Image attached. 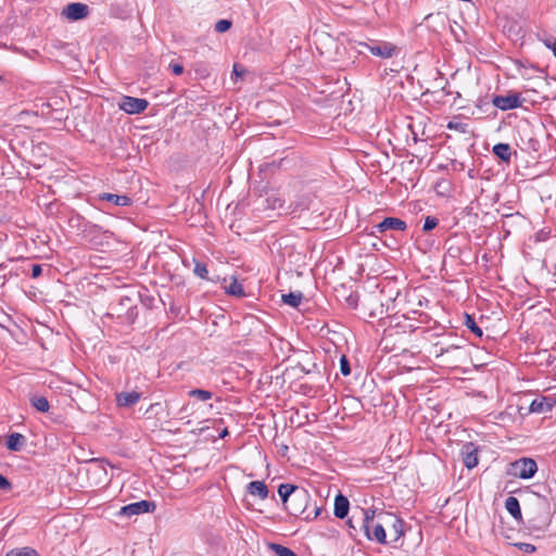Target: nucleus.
Wrapping results in <instances>:
<instances>
[{
  "instance_id": "c85d7f7f",
  "label": "nucleus",
  "mask_w": 556,
  "mask_h": 556,
  "mask_svg": "<svg viewBox=\"0 0 556 556\" xmlns=\"http://www.w3.org/2000/svg\"><path fill=\"white\" fill-rule=\"evenodd\" d=\"M392 531L394 533L393 542L396 543L404 535V521L393 517Z\"/></svg>"
},
{
  "instance_id": "0eeeda50",
  "label": "nucleus",
  "mask_w": 556,
  "mask_h": 556,
  "mask_svg": "<svg viewBox=\"0 0 556 556\" xmlns=\"http://www.w3.org/2000/svg\"><path fill=\"white\" fill-rule=\"evenodd\" d=\"M156 508V505L154 502L142 500L139 502H135L131 504H128L126 506H123L119 511L118 516H125V517H131L136 515H141L144 513H153Z\"/></svg>"
},
{
  "instance_id": "c03bdc74",
  "label": "nucleus",
  "mask_w": 556,
  "mask_h": 556,
  "mask_svg": "<svg viewBox=\"0 0 556 556\" xmlns=\"http://www.w3.org/2000/svg\"><path fill=\"white\" fill-rule=\"evenodd\" d=\"M42 273V267L40 264H34L31 266V278H38Z\"/></svg>"
},
{
  "instance_id": "dca6fc26",
  "label": "nucleus",
  "mask_w": 556,
  "mask_h": 556,
  "mask_svg": "<svg viewBox=\"0 0 556 556\" xmlns=\"http://www.w3.org/2000/svg\"><path fill=\"white\" fill-rule=\"evenodd\" d=\"M350 509V502L348 497L339 493L334 498L333 514L337 518L343 519L348 516Z\"/></svg>"
},
{
  "instance_id": "9d476101",
  "label": "nucleus",
  "mask_w": 556,
  "mask_h": 556,
  "mask_svg": "<svg viewBox=\"0 0 556 556\" xmlns=\"http://www.w3.org/2000/svg\"><path fill=\"white\" fill-rule=\"evenodd\" d=\"M556 405L555 395H542L535 397L529 405V413H547L551 412Z\"/></svg>"
},
{
  "instance_id": "ddd939ff",
  "label": "nucleus",
  "mask_w": 556,
  "mask_h": 556,
  "mask_svg": "<svg viewBox=\"0 0 556 556\" xmlns=\"http://www.w3.org/2000/svg\"><path fill=\"white\" fill-rule=\"evenodd\" d=\"M539 500V507L544 511L545 516L542 517L540 520H532V528L534 530L545 531L549 525H551V518H549V503L544 495L538 494Z\"/></svg>"
},
{
  "instance_id": "aec40b11",
  "label": "nucleus",
  "mask_w": 556,
  "mask_h": 556,
  "mask_svg": "<svg viewBox=\"0 0 556 556\" xmlns=\"http://www.w3.org/2000/svg\"><path fill=\"white\" fill-rule=\"evenodd\" d=\"M100 199L112 202L117 206H128L131 204V199L125 194L102 193Z\"/></svg>"
},
{
  "instance_id": "9b49d317",
  "label": "nucleus",
  "mask_w": 556,
  "mask_h": 556,
  "mask_svg": "<svg viewBox=\"0 0 556 556\" xmlns=\"http://www.w3.org/2000/svg\"><path fill=\"white\" fill-rule=\"evenodd\" d=\"M478 452H479L478 446L472 442H467L462 446L460 456H462L464 465L468 469H472L478 465V463H479Z\"/></svg>"
},
{
  "instance_id": "bb28decb",
  "label": "nucleus",
  "mask_w": 556,
  "mask_h": 556,
  "mask_svg": "<svg viewBox=\"0 0 556 556\" xmlns=\"http://www.w3.org/2000/svg\"><path fill=\"white\" fill-rule=\"evenodd\" d=\"M465 326L472 332L475 333L477 337L481 338L483 336V331L482 329L478 326V324L476 323V319L473 316L469 315V314H465V321H464Z\"/></svg>"
},
{
  "instance_id": "20e7f679",
  "label": "nucleus",
  "mask_w": 556,
  "mask_h": 556,
  "mask_svg": "<svg viewBox=\"0 0 556 556\" xmlns=\"http://www.w3.org/2000/svg\"><path fill=\"white\" fill-rule=\"evenodd\" d=\"M538 471V464L533 458L522 457L509 464L508 473L520 479H531Z\"/></svg>"
},
{
  "instance_id": "4468645a",
  "label": "nucleus",
  "mask_w": 556,
  "mask_h": 556,
  "mask_svg": "<svg viewBox=\"0 0 556 556\" xmlns=\"http://www.w3.org/2000/svg\"><path fill=\"white\" fill-rule=\"evenodd\" d=\"M378 232L382 233L387 230L405 231L407 224L397 217H386L382 222L375 226Z\"/></svg>"
},
{
  "instance_id": "8fccbe9b",
  "label": "nucleus",
  "mask_w": 556,
  "mask_h": 556,
  "mask_svg": "<svg viewBox=\"0 0 556 556\" xmlns=\"http://www.w3.org/2000/svg\"><path fill=\"white\" fill-rule=\"evenodd\" d=\"M228 434H229V432H228V430L225 428V429L220 432L219 438L224 439V438H225L226 435H228Z\"/></svg>"
},
{
  "instance_id": "a878e982",
  "label": "nucleus",
  "mask_w": 556,
  "mask_h": 556,
  "mask_svg": "<svg viewBox=\"0 0 556 556\" xmlns=\"http://www.w3.org/2000/svg\"><path fill=\"white\" fill-rule=\"evenodd\" d=\"M303 299L302 292H289L287 294H282V302L292 307H298Z\"/></svg>"
},
{
  "instance_id": "b1692460",
  "label": "nucleus",
  "mask_w": 556,
  "mask_h": 556,
  "mask_svg": "<svg viewBox=\"0 0 556 556\" xmlns=\"http://www.w3.org/2000/svg\"><path fill=\"white\" fill-rule=\"evenodd\" d=\"M193 262H194L193 274L197 277L207 280V281H212V282L218 281V277H216V279H214L213 277L208 276V269H207V265L205 263H202L197 260H193Z\"/></svg>"
},
{
  "instance_id": "58836bf2",
  "label": "nucleus",
  "mask_w": 556,
  "mask_h": 556,
  "mask_svg": "<svg viewBox=\"0 0 556 556\" xmlns=\"http://www.w3.org/2000/svg\"><path fill=\"white\" fill-rule=\"evenodd\" d=\"M283 162H285V159H280L279 161H273L269 163H264L260 166V170L263 172V170H266L269 168H279L282 166Z\"/></svg>"
},
{
  "instance_id": "4c0bfd02",
  "label": "nucleus",
  "mask_w": 556,
  "mask_h": 556,
  "mask_svg": "<svg viewBox=\"0 0 556 556\" xmlns=\"http://www.w3.org/2000/svg\"><path fill=\"white\" fill-rule=\"evenodd\" d=\"M232 23L231 21L229 20H219L217 21V23L215 24V30L217 33H225L227 31L228 29H230Z\"/></svg>"
},
{
  "instance_id": "cd10ccee",
  "label": "nucleus",
  "mask_w": 556,
  "mask_h": 556,
  "mask_svg": "<svg viewBox=\"0 0 556 556\" xmlns=\"http://www.w3.org/2000/svg\"><path fill=\"white\" fill-rule=\"evenodd\" d=\"M443 342H437L433 344V353L437 357L442 356L444 353H447L452 350H457L460 348V345L456 343H448L446 346H443Z\"/></svg>"
},
{
  "instance_id": "09e8293b",
  "label": "nucleus",
  "mask_w": 556,
  "mask_h": 556,
  "mask_svg": "<svg viewBox=\"0 0 556 556\" xmlns=\"http://www.w3.org/2000/svg\"><path fill=\"white\" fill-rule=\"evenodd\" d=\"M161 407V404L160 403H153L150 405L148 412H152V410H155L156 408Z\"/></svg>"
},
{
  "instance_id": "a211bd4d",
  "label": "nucleus",
  "mask_w": 556,
  "mask_h": 556,
  "mask_svg": "<svg viewBox=\"0 0 556 556\" xmlns=\"http://www.w3.org/2000/svg\"><path fill=\"white\" fill-rule=\"evenodd\" d=\"M248 492L251 495L257 496L261 500H265L268 496L267 485L263 481H251L248 484Z\"/></svg>"
},
{
  "instance_id": "423d86ee",
  "label": "nucleus",
  "mask_w": 556,
  "mask_h": 556,
  "mask_svg": "<svg viewBox=\"0 0 556 556\" xmlns=\"http://www.w3.org/2000/svg\"><path fill=\"white\" fill-rule=\"evenodd\" d=\"M523 101L525 99H522L518 92L508 93L506 96L496 94L492 98V104L502 111L520 108Z\"/></svg>"
},
{
  "instance_id": "7c9ffc66",
  "label": "nucleus",
  "mask_w": 556,
  "mask_h": 556,
  "mask_svg": "<svg viewBox=\"0 0 556 556\" xmlns=\"http://www.w3.org/2000/svg\"><path fill=\"white\" fill-rule=\"evenodd\" d=\"M188 395L190 397H194L201 402H205V401H208L212 399L213 393L211 391L203 390V389H192L189 391Z\"/></svg>"
},
{
  "instance_id": "f3484780",
  "label": "nucleus",
  "mask_w": 556,
  "mask_h": 556,
  "mask_svg": "<svg viewBox=\"0 0 556 556\" xmlns=\"http://www.w3.org/2000/svg\"><path fill=\"white\" fill-rule=\"evenodd\" d=\"M25 444L26 438L18 432H13L7 437L5 446L12 452H20Z\"/></svg>"
},
{
  "instance_id": "c9c22d12",
  "label": "nucleus",
  "mask_w": 556,
  "mask_h": 556,
  "mask_svg": "<svg viewBox=\"0 0 556 556\" xmlns=\"http://www.w3.org/2000/svg\"><path fill=\"white\" fill-rule=\"evenodd\" d=\"M439 224V219L434 216H427L422 226L424 231H430L434 229Z\"/></svg>"
},
{
  "instance_id": "39448f33",
  "label": "nucleus",
  "mask_w": 556,
  "mask_h": 556,
  "mask_svg": "<svg viewBox=\"0 0 556 556\" xmlns=\"http://www.w3.org/2000/svg\"><path fill=\"white\" fill-rule=\"evenodd\" d=\"M359 46L366 48L372 55L381 59H390L400 52L396 45L383 40H370L369 42H359Z\"/></svg>"
},
{
  "instance_id": "37998d69",
  "label": "nucleus",
  "mask_w": 556,
  "mask_h": 556,
  "mask_svg": "<svg viewBox=\"0 0 556 556\" xmlns=\"http://www.w3.org/2000/svg\"><path fill=\"white\" fill-rule=\"evenodd\" d=\"M169 68L174 75H181L184 73V66L179 63H170Z\"/></svg>"
},
{
  "instance_id": "5701e85b",
  "label": "nucleus",
  "mask_w": 556,
  "mask_h": 556,
  "mask_svg": "<svg viewBox=\"0 0 556 556\" xmlns=\"http://www.w3.org/2000/svg\"><path fill=\"white\" fill-rule=\"evenodd\" d=\"M67 223L71 228L76 229L80 235H83V229H86L91 222L86 220L85 217L78 213H73L68 217Z\"/></svg>"
},
{
  "instance_id": "e433bc0d",
  "label": "nucleus",
  "mask_w": 556,
  "mask_h": 556,
  "mask_svg": "<svg viewBox=\"0 0 556 556\" xmlns=\"http://www.w3.org/2000/svg\"><path fill=\"white\" fill-rule=\"evenodd\" d=\"M340 372L345 377L351 374L350 362L345 355H342L340 358Z\"/></svg>"
},
{
  "instance_id": "4be33fe9",
  "label": "nucleus",
  "mask_w": 556,
  "mask_h": 556,
  "mask_svg": "<svg viewBox=\"0 0 556 556\" xmlns=\"http://www.w3.org/2000/svg\"><path fill=\"white\" fill-rule=\"evenodd\" d=\"M505 508L516 520H521L522 514L517 497L508 496L505 501Z\"/></svg>"
},
{
  "instance_id": "2eb2a0df",
  "label": "nucleus",
  "mask_w": 556,
  "mask_h": 556,
  "mask_svg": "<svg viewBox=\"0 0 556 556\" xmlns=\"http://www.w3.org/2000/svg\"><path fill=\"white\" fill-rule=\"evenodd\" d=\"M142 396L141 392L130 391V392H119L115 394V401L117 406L129 408L136 405Z\"/></svg>"
},
{
  "instance_id": "ea45409f",
  "label": "nucleus",
  "mask_w": 556,
  "mask_h": 556,
  "mask_svg": "<svg viewBox=\"0 0 556 556\" xmlns=\"http://www.w3.org/2000/svg\"><path fill=\"white\" fill-rule=\"evenodd\" d=\"M321 511H323V508L316 506L313 511L306 510V513L304 514V516L302 518L306 521H312V520L316 519L318 516H320Z\"/></svg>"
},
{
  "instance_id": "f8f14e48",
  "label": "nucleus",
  "mask_w": 556,
  "mask_h": 556,
  "mask_svg": "<svg viewBox=\"0 0 556 556\" xmlns=\"http://www.w3.org/2000/svg\"><path fill=\"white\" fill-rule=\"evenodd\" d=\"M89 7L85 3L73 2L67 4L63 10V15L70 21H79L87 17Z\"/></svg>"
},
{
  "instance_id": "2f4dec72",
  "label": "nucleus",
  "mask_w": 556,
  "mask_h": 556,
  "mask_svg": "<svg viewBox=\"0 0 556 556\" xmlns=\"http://www.w3.org/2000/svg\"><path fill=\"white\" fill-rule=\"evenodd\" d=\"M5 556H40L37 551L31 547L13 548Z\"/></svg>"
},
{
  "instance_id": "f257e3e1",
  "label": "nucleus",
  "mask_w": 556,
  "mask_h": 556,
  "mask_svg": "<svg viewBox=\"0 0 556 556\" xmlns=\"http://www.w3.org/2000/svg\"><path fill=\"white\" fill-rule=\"evenodd\" d=\"M140 298L139 292H130L129 294L121 295L118 301L110 305L108 315L116 316L123 321L132 324L138 316V301Z\"/></svg>"
},
{
  "instance_id": "72a5a7b5",
  "label": "nucleus",
  "mask_w": 556,
  "mask_h": 556,
  "mask_svg": "<svg viewBox=\"0 0 556 556\" xmlns=\"http://www.w3.org/2000/svg\"><path fill=\"white\" fill-rule=\"evenodd\" d=\"M270 548L277 554V556H299L289 547L280 544L271 543Z\"/></svg>"
},
{
  "instance_id": "3c124183",
  "label": "nucleus",
  "mask_w": 556,
  "mask_h": 556,
  "mask_svg": "<svg viewBox=\"0 0 556 556\" xmlns=\"http://www.w3.org/2000/svg\"><path fill=\"white\" fill-rule=\"evenodd\" d=\"M303 371H305L306 374H309L311 370H306L305 368H302Z\"/></svg>"
},
{
  "instance_id": "f704fd0d",
  "label": "nucleus",
  "mask_w": 556,
  "mask_h": 556,
  "mask_svg": "<svg viewBox=\"0 0 556 556\" xmlns=\"http://www.w3.org/2000/svg\"><path fill=\"white\" fill-rule=\"evenodd\" d=\"M468 127H469L468 124L462 123V122H455V121H451L446 125L447 129L456 130V131L462 132V134L469 132Z\"/></svg>"
},
{
  "instance_id": "412c9836",
  "label": "nucleus",
  "mask_w": 556,
  "mask_h": 556,
  "mask_svg": "<svg viewBox=\"0 0 556 556\" xmlns=\"http://www.w3.org/2000/svg\"><path fill=\"white\" fill-rule=\"evenodd\" d=\"M493 154L503 162H509L511 148L508 143H496L492 149Z\"/></svg>"
},
{
  "instance_id": "6e6552de",
  "label": "nucleus",
  "mask_w": 556,
  "mask_h": 556,
  "mask_svg": "<svg viewBox=\"0 0 556 556\" xmlns=\"http://www.w3.org/2000/svg\"><path fill=\"white\" fill-rule=\"evenodd\" d=\"M83 238L93 245L102 244L103 239L111 238L113 233L110 230H103L101 226L90 223L86 229H83Z\"/></svg>"
},
{
  "instance_id": "393cba45",
  "label": "nucleus",
  "mask_w": 556,
  "mask_h": 556,
  "mask_svg": "<svg viewBox=\"0 0 556 556\" xmlns=\"http://www.w3.org/2000/svg\"><path fill=\"white\" fill-rule=\"evenodd\" d=\"M225 291L226 293L237 298L245 295L242 285L236 278H232L231 282L225 287Z\"/></svg>"
},
{
  "instance_id": "de8ad7c7",
  "label": "nucleus",
  "mask_w": 556,
  "mask_h": 556,
  "mask_svg": "<svg viewBox=\"0 0 556 556\" xmlns=\"http://www.w3.org/2000/svg\"><path fill=\"white\" fill-rule=\"evenodd\" d=\"M556 41V39H546L544 40L545 46L553 51V42Z\"/></svg>"
},
{
  "instance_id": "a19ab883",
  "label": "nucleus",
  "mask_w": 556,
  "mask_h": 556,
  "mask_svg": "<svg viewBox=\"0 0 556 556\" xmlns=\"http://www.w3.org/2000/svg\"><path fill=\"white\" fill-rule=\"evenodd\" d=\"M354 520H355V515H353L348 521H346V525L350 529L349 533L352 538H356L357 535V528L356 526L354 525Z\"/></svg>"
},
{
  "instance_id": "1a4fd4ad",
  "label": "nucleus",
  "mask_w": 556,
  "mask_h": 556,
  "mask_svg": "<svg viewBox=\"0 0 556 556\" xmlns=\"http://www.w3.org/2000/svg\"><path fill=\"white\" fill-rule=\"evenodd\" d=\"M149 105L146 99L134 98L125 96L119 103V109L127 114H139L142 113Z\"/></svg>"
},
{
  "instance_id": "79ce46f5",
  "label": "nucleus",
  "mask_w": 556,
  "mask_h": 556,
  "mask_svg": "<svg viewBox=\"0 0 556 556\" xmlns=\"http://www.w3.org/2000/svg\"><path fill=\"white\" fill-rule=\"evenodd\" d=\"M11 489H12V484L8 480V478L4 477L3 475H0V490L10 491Z\"/></svg>"
},
{
  "instance_id": "7ed1b4c3",
  "label": "nucleus",
  "mask_w": 556,
  "mask_h": 556,
  "mask_svg": "<svg viewBox=\"0 0 556 556\" xmlns=\"http://www.w3.org/2000/svg\"><path fill=\"white\" fill-rule=\"evenodd\" d=\"M309 501L311 495L308 491L302 486H299L294 494H292L285 509L292 516L303 517L308 508Z\"/></svg>"
},
{
  "instance_id": "473e14b6",
  "label": "nucleus",
  "mask_w": 556,
  "mask_h": 556,
  "mask_svg": "<svg viewBox=\"0 0 556 556\" xmlns=\"http://www.w3.org/2000/svg\"><path fill=\"white\" fill-rule=\"evenodd\" d=\"M413 326L409 324V325H403L401 326L400 324H396L394 327H392L391 325L384 329V338L388 339V338H392L395 333H399V331L396 330V328H403V332L405 333L406 332V328H408V332L412 333L414 331V329L412 328Z\"/></svg>"
},
{
  "instance_id": "f03ea898",
  "label": "nucleus",
  "mask_w": 556,
  "mask_h": 556,
  "mask_svg": "<svg viewBox=\"0 0 556 556\" xmlns=\"http://www.w3.org/2000/svg\"><path fill=\"white\" fill-rule=\"evenodd\" d=\"M359 529L364 531L365 536L370 541L380 544L387 543V534L381 522L375 520V510L362 509L361 516L357 518Z\"/></svg>"
},
{
  "instance_id": "c756f323",
  "label": "nucleus",
  "mask_w": 556,
  "mask_h": 556,
  "mask_svg": "<svg viewBox=\"0 0 556 556\" xmlns=\"http://www.w3.org/2000/svg\"><path fill=\"white\" fill-rule=\"evenodd\" d=\"M30 402L31 405L41 413H46L50 408L49 401L45 396H33Z\"/></svg>"
},
{
  "instance_id": "a18cd8bd",
  "label": "nucleus",
  "mask_w": 556,
  "mask_h": 556,
  "mask_svg": "<svg viewBox=\"0 0 556 556\" xmlns=\"http://www.w3.org/2000/svg\"><path fill=\"white\" fill-rule=\"evenodd\" d=\"M521 546H522L521 548H522L525 552H527V553H532V552H534V551H535V546H534V545H532V544L523 543V544H521Z\"/></svg>"
},
{
  "instance_id": "6ab92c4d",
  "label": "nucleus",
  "mask_w": 556,
  "mask_h": 556,
  "mask_svg": "<svg viewBox=\"0 0 556 556\" xmlns=\"http://www.w3.org/2000/svg\"><path fill=\"white\" fill-rule=\"evenodd\" d=\"M298 488H299V485L291 484V483H281L278 486V494L281 498L283 507L287 506L292 494H294V492L298 490Z\"/></svg>"
},
{
  "instance_id": "49530a36",
  "label": "nucleus",
  "mask_w": 556,
  "mask_h": 556,
  "mask_svg": "<svg viewBox=\"0 0 556 556\" xmlns=\"http://www.w3.org/2000/svg\"><path fill=\"white\" fill-rule=\"evenodd\" d=\"M459 252H460L459 248H453V247H451V248L448 249V254H450L451 256H453V257H457V256L459 255Z\"/></svg>"
}]
</instances>
